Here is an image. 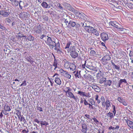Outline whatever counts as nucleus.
<instances>
[{
    "label": "nucleus",
    "instance_id": "4c0bfd02",
    "mask_svg": "<svg viewBox=\"0 0 133 133\" xmlns=\"http://www.w3.org/2000/svg\"><path fill=\"white\" fill-rule=\"evenodd\" d=\"M106 78H105L103 77L101 78L99 81V83L100 84H102L105 82L106 81Z\"/></svg>",
    "mask_w": 133,
    "mask_h": 133
},
{
    "label": "nucleus",
    "instance_id": "c03bdc74",
    "mask_svg": "<svg viewBox=\"0 0 133 133\" xmlns=\"http://www.w3.org/2000/svg\"><path fill=\"white\" fill-rule=\"evenodd\" d=\"M82 52L83 53V52H81L79 54V55H78V58L79 59H81L82 57H83V54Z\"/></svg>",
    "mask_w": 133,
    "mask_h": 133
},
{
    "label": "nucleus",
    "instance_id": "603ef678",
    "mask_svg": "<svg viewBox=\"0 0 133 133\" xmlns=\"http://www.w3.org/2000/svg\"><path fill=\"white\" fill-rule=\"evenodd\" d=\"M84 99V104L85 105H89V103H88L87 102L86 100L84 98H83Z\"/></svg>",
    "mask_w": 133,
    "mask_h": 133
},
{
    "label": "nucleus",
    "instance_id": "6e6552de",
    "mask_svg": "<svg viewBox=\"0 0 133 133\" xmlns=\"http://www.w3.org/2000/svg\"><path fill=\"white\" fill-rule=\"evenodd\" d=\"M44 25L42 24H41L37 26V30L36 31L37 34H39L42 32Z\"/></svg>",
    "mask_w": 133,
    "mask_h": 133
},
{
    "label": "nucleus",
    "instance_id": "4468645a",
    "mask_svg": "<svg viewBox=\"0 0 133 133\" xmlns=\"http://www.w3.org/2000/svg\"><path fill=\"white\" fill-rule=\"evenodd\" d=\"M55 6L57 9L62 10L63 12V10L64 9V7L59 3L57 2L56 3V4L55 5Z\"/></svg>",
    "mask_w": 133,
    "mask_h": 133
},
{
    "label": "nucleus",
    "instance_id": "423d86ee",
    "mask_svg": "<svg viewBox=\"0 0 133 133\" xmlns=\"http://www.w3.org/2000/svg\"><path fill=\"white\" fill-rule=\"evenodd\" d=\"M59 71L62 74V75L66 77L68 79H70L71 77V75L66 71L63 70L62 69L59 70Z\"/></svg>",
    "mask_w": 133,
    "mask_h": 133
},
{
    "label": "nucleus",
    "instance_id": "473e14b6",
    "mask_svg": "<svg viewBox=\"0 0 133 133\" xmlns=\"http://www.w3.org/2000/svg\"><path fill=\"white\" fill-rule=\"evenodd\" d=\"M40 122H41V126L43 125H45L46 126L47 125H49V123L45 121H40Z\"/></svg>",
    "mask_w": 133,
    "mask_h": 133
},
{
    "label": "nucleus",
    "instance_id": "5701e85b",
    "mask_svg": "<svg viewBox=\"0 0 133 133\" xmlns=\"http://www.w3.org/2000/svg\"><path fill=\"white\" fill-rule=\"evenodd\" d=\"M112 82L110 80H107L104 83V85L105 86L107 87L108 85L110 86L112 84Z\"/></svg>",
    "mask_w": 133,
    "mask_h": 133
},
{
    "label": "nucleus",
    "instance_id": "c756f323",
    "mask_svg": "<svg viewBox=\"0 0 133 133\" xmlns=\"http://www.w3.org/2000/svg\"><path fill=\"white\" fill-rule=\"evenodd\" d=\"M91 33L94 34L97 36H98L99 35V33L98 31L96 29H94H94L93 31H92Z\"/></svg>",
    "mask_w": 133,
    "mask_h": 133
},
{
    "label": "nucleus",
    "instance_id": "7ed1b4c3",
    "mask_svg": "<svg viewBox=\"0 0 133 133\" xmlns=\"http://www.w3.org/2000/svg\"><path fill=\"white\" fill-rule=\"evenodd\" d=\"M62 5L65 8L67 9L69 11L72 12H75L76 10L68 3L66 2H63L62 3Z\"/></svg>",
    "mask_w": 133,
    "mask_h": 133
},
{
    "label": "nucleus",
    "instance_id": "13d9d810",
    "mask_svg": "<svg viewBox=\"0 0 133 133\" xmlns=\"http://www.w3.org/2000/svg\"><path fill=\"white\" fill-rule=\"evenodd\" d=\"M104 68L107 70H109L110 69V67L108 65H107L106 64L104 65Z\"/></svg>",
    "mask_w": 133,
    "mask_h": 133
},
{
    "label": "nucleus",
    "instance_id": "1a4fd4ad",
    "mask_svg": "<svg viewBox=\"0 0 133 133\" xmlns=\"http://www.w3.org/2000/svg\"><path fill=\"white\" fill-rule=\"evenodd\" d=\"M101 39L104 41H105L109 39L108 34L105 33H102L101 34Z\"/></svg>",
    "mask_w": 133,
    "mask_h": 133
},
{
    "label": "nucleus",
    "instance_id": "79ce46f5",
    "mask_svg": "<svg viewBox=\"0 0 133 133\" xmlns=\"http://www.w3.org/2000/svg\"><path fill=\"white\" fill-rule=\"evenodd\" d=\"M63 91H68L69 92L72 91V89L70 88L69 87H66L64 88L63 90Z\"/></svg>",
    "mask_w": 133,
    "mask_h": 133
},
{
    "label": "nucleus",
    "instance_id": "f03ea898",
    "mask_svg": "<svg viewBox=\"0 0 133 133\" xmlns=\"http://www.w3.org/2000/svg\"><path fill=\"white\" fill-rule=\"evenodd\" d=\"M109 24L110 25L116 28L117 29V30L119 31H122L123 30L122 27L116 21H111L109 23Z\"/></svg>",
    "mask_w": 133,
    "mask_h": 133
},
{
    "label": "nucleus",
    "instance_id": "bb28decb",
    "mask_svg": "<svg viewBox=\"0 0 133 133\" xmlns=\"http://www.w3.org/2000/svg\"><path fill=\"white\" fill-rule=\"evenodd\" d=\"M87 40L89 43L91 44L92 43H94L95 41H96V39H94L92 38L91 37H90L87 38Z\"/></svg>",
    "mask_w": 133,
    "mask_h": 133
},
{
    "label": "nucleus",
    "instance_id": "aec40b11",
    "mask_svg": "<svg viewBox=\"0 0 133 133\" xmlns=\"http://www.w3.org/2000/svg\"><path fill=\"white\" fill-rule=\"evenodd\" d=\"M107 116V117L108 118L109 117L110 119H111L114 117V116L113 113L110 111L106 114V116L105 117H106Z\"/></svg>",
    "mask_w": 133,
    "mask_h": 133
},
{
    "label": "nucleus",
    "instance_id": "bf43d9fd",
    "mask_svg": "<svg viewBox=\"0 0 133 133\" xmlns=\"http://www.w3.org/2000/svg\"><path fill=\"white\" fill-rule=\"evenodd\" d=\"M125 118L126 119H125V121H126V123L127 124L130 121L128 118L127 117H124V118Z\"/></svg>",
    "mask_w": 133,
    "mask_h": 133
},
{
    "label": "nucleus",
    "instance_id": "0eeeda50",
    "mask_svg": "<svg viewBox=\"0 0 133 133\" xmlns=\"http://www.w3.org/2000/svg\"><path fill=\"white\" fill-rule=\"evenodd\" d=\"M68 25L73 28L74 27L76 28H78L80 27V25L79 24L76 23L73 21L70 20Z\"/></svg>",
    "mask_w": 133,
    "mask_h": 133
},
{
    "label": "nucleus",
    "instance_id": "a19ab883",
    "mask_svg": "<svg viewBox=\"0 0 133 133\" xmlns=\"http://www.w3.org/2000/svg\"><path fill=\"white\" fill-rule=\"evenodd\" d=\"M0 28L3 30H6V28L4 26V25L2 23H0Z\"/></svg>",
    "mask_w": 133,
    "mask_h": 133
},
{
    "label": "nucleus",
    "instance_id": "a211bd4d",
    "mask_svg": "<svg viewBox=\"0 0 133 133\" xmlns=\"http://www.w3.org/2000/svg\"><path fill=\"white\" fill-rule=\"evenodd\" d=\"M55 81L56 83L59 85H60L61 83V82L60 79L58 76H56L55 77Z\"/></svg>",
    "mask_w": 133,
    "mask_h": 133
},
{
    "label": "nucleus",
    "instance_id": "338daca9",
    "mask_svg": "<svg viewBox=\"0 0 133 133\" xmlns=\"http://www.w3.org/2000/svg\"><path fill=\"white\" fill-rule=\"evenodd\" d=\"M102 105L103 107H105L106 106V102H102Z\"/></svg>",
    "mask_w": 133,
    "mask_h": 133
},
{
    "label": "nucleus",
    "instance_id": "2eb2a0df",
    "mask_svg": "<svg viewBox=\"0 0 133 133\" xmlns=\"http://www.w3.org/2000/svg\"><path fill=\"white\" fill-rule=\"evenodd\" d=\"M41 5L44 8L49 9L50 8V5L45 2H43L41 3Z\"/></svg>",
    "mask_w": 133,
    "mask_h": 133
},
{
    "label": "nucleus",
    "instance_id": "a878e982",
    "mask_svg": "<svg viewBox=\"0 0 133 133\" xmlns=\"http://www.w3.org/2000/svg\"><path fill=\"white\" fill-rule=\"evenodd\" d=\"M11 109L12 107H10L8 105H5L4 108V110L7 111H9Z\"/></svg>",
    "mask_w": 133,
    "mask_h": 133
},
{
    "label": "nucleus",
    "instance_id": "cd10ccee",
    "mask_svg": "<svg viewBox=\"0 0 133 133\" xmlns=\"http://www.w3.org/2000/svg\"><path fill=\"white\" fill-rule=\"evenodd\" d=\"M106 109L107 110H108L109 107L111 105L110 104V100L107 99V100L106 101Z\"/></svg>",
    "mask_w": 133,
    "mask_h": 133
},
{
    "label": "nucleus",
    "instance_id": "052dcab7",
    "mask_svg": "<svg viewBox=\"0 0 133 133\" xmlns=\"http://www.w3.org/2000/svg\"><path fill=\"white\" fill-rule=\"evenodd\" d=\"M26 85V83L25 80L22 83L21 85L20 86L21 87L22 85L25 86Z\"/></svg>",
    "mask_w": 133,
    "mask_h": 133
},
{
    "label": "nucleus",
    "instance_id": "ea45409f",
    "mask_svg": "<svg viewBox=\"0 0 133 133\" xmlns=\"http://www.w3.org/2000/svg\"><path fill=\"white\" fill-rule=\"evenodd\" d=\"M125 99H124L123 98H122L121 97H119L118 98L117 100L121 103H122V102H123Z\"/></svg>",
    "mask_w": 133,
    "mask_h": 133
},
{
    "label": "nucleus",
    "instance_id": "39448f33",
    "mask_svg": "<svg viewBox=\"0 0 133 133\" xmlns=\"http://www.w3.org/2000/svg\"><path fill=\"white\" fill-rule=\"evenodd\" d=\"M110 59L111 57L110 55H106L102 58L101 60V61L102 62V64L104 65L107 64L108 63L107 61L110 60Z\"/></svg>",
    "mask_w": 133,
    "mask_h": 133
},
{
    "label": "nucleus",
    "instance_id": "09e8293b",
    "mask_svg": "<svg viewBox=\"0 0 133 133\" xmlns=\"http://www.w3.org/2000/svg\"><path fill=\"white\" fill-rule=\"evenodd\" d=\"M17 113H16V115H17V116H21V112L19 110H17L16 111Z\"/></svg>",
    "mask_w": 133,
    "mask_h": 133
},
{
    "label": "nucleus",
    "instance_id": "4d7b16f0",
    "mask_svg": "<svg viewBox=\"0 0 133 133\" xmlns=\"http://www.w3.org/2000/svg\"><path fill=\"white\" fill-rule=\"evenodd\" d=\"M120 80L122 82V83H127V81H126V80L125 79H121Z\"/></svg>",
    "mask_w": 133,
    "mask_h": 133
},
{
    "label": "nucleus",
    "instance_id": "5fc2aeb1",
    "mask_svg": "<svg viewBox=\"0 0 133 133\" xmlns=\"http://www.w3.org/2000/svg\"><path fill=\"white\" fill-rule=\"evenodd\" d=\"M63 19L64 20V23H65L66 24V25H67V24L68 23H69V21H68L69 19H65V18H63Z\"/></svg>",
    "mask_w": 133,
    "mask_h": 133
},
{
    "label": "nucleus",
    "instance_id": "e433bc0d",
    "mask_svg": "<svg viewBox=\"0 0 133 133\" xmlns=\"http://www.w3.org/2000/svg\"><path fill=\"white\" fill-rule=\"evenodd\" d=\"M129 56L130 57V59H133V50L132 51L129 50Z\"/></svg>",
    "mask_w": 133,
    "mask_h": 133
},
{
    "label": "nucleus",
    "instance_id": "8fccbe9b",
    "mask_svg": "<svg viewBox=\"0 0 133 133\" xmlns=\"http://www.w3.org/2000/svg\"><path fill=\"white\" fill-rule=\"evenodd\" d=\"M48 37V36H46V35L43 34L42 35H41L39 37L41 39H43V38L44 37Z\"/></svg>",
    "mask_w": 133,
    "mask_h": 133
},
{
    "label": "nucleus",
    "instance_id": "49530a36",
    "mask_svg": "<svg viewBox=\"0 0 133 133\" xmlns=\"http://www.w3.org/2000/svg\"><path fill=\"white\" fill-rule=\"evenodd\" d=\"M90 70L95 71L96 70V68L95 67L92 66V65H91L89 69Z\"/></svg>",
    "mask_w": 133,
    "mask_h": 133
},
{
    "label": "nucleus",
    "instance_id": "72a5a7b5",
    "mask_svg": "<svg viewBox=\"0 0 133 133\" xmlns=\"http://www.w3.org/2000/svg\"><path fill=\"white\" fill-rule=\"evenodd\" d=\"M82 129L81 130H87V125L85 124H83L82 126Z\"/></svg>",
    "mask_w": 133,
    "mask_h": 133
},
{
    "label": "nucleus",
    "instance_id": "864d4df0",
    "mask_svg": "<svg viewBox=\"0 0 133 133\" xmlns=\"http://www.w3.org/2000/svg\"><path fill=\"white\" fill-rule=\"evenodd\" d=\"M93 9H94V10L96 12H98L99 10H100V8H99L96 7L95 8H93Z\"/></svg>",
    "mask_w": 133,
    "mask_h": 133
},
{
    "label": "nucleus",
    "instance_id": "f704fd0d",
    "mask_svg": "<svg viewBox=\"0 0 133 133\" xmlns=\"http://www.w3.org/2000/svg\"><path fill=\"white\" fill-rule=\"evenodd\" d=\"M71 63H64V66L65 68L68 69L69 68Z\"/></svg>",
    "mask_w": 133,
    "mask_h": 133
},
{
    "label": "nucleus",
    "instance_id": "6ab92c4d",
    "mask_svg": "<svg viewBox=\"0 0 133 133\" xmlns=\"http://www.w3.org/2000/svg\"><path fill=\"white\" fill-rule=\"evenodd\" d=\"M92 87L93 89L95 90V91L97 92H100V88L97 85H92Z\"/></svg>",
    "mask_w": 133,
    "mask_h": 133
},
{
    "label": "nucleus",
    "instance_id": "4be33fe9",
    "mask_svg": "<svg viewBox=\"0 0 133 133\" xmlns=\"http://www.w3.org/2000/svg\"><path fill=\"white\" fill-rule=\"evenodd\" d=\"M112 65H113V68H114L115 69L119 70L120 69V66L119 65H116L113 62L112 60L111 61Z\"/></svg>",
    "mask_w": 133,
    "mask_h": 133
},
{
    "label": "nucleus",
    "instance_id": "37998d69",
    "mask_svg": "<svg viewBox=\"0 0 133 133\" xmlns=\"http://www.w3.org/2000/svg\"><path fill=\"white\" fill-rule=\"evenodd\" d=\"M58 64V61L55 58L54 62L53 63L52 65L53 66H55L57 65Z\"/></svg>",
    "mask_w": 133,
    "mask_h": 133
},
{
    "label": "nucleus",
    "instance_id": "de8ad7c7",
    "mask_svg": "<svg viewBox=\"0 0 133 133\" xmlns=\"http://www.w3.org/2000/svg\"><path fill=\"white\" fill-rule=\"evenodd\" d=\"M90 53L91 55L92 56H94L96 55V52L94 50H91Z\"/></svg>",
    "mask_w": 133,
    "mask_h": 133
},
{
    "label": "nucleus",
    "instance_id": "dca6fc26",
    "mask_svg": "<svg viewBox=\"0 0 133 133\" xmlns=\"http://www.w3.org/2000/svg\"><path fill=\"white\" fill-rule=\"evenodd\" d=\"M80 71H79L78 72V71H75L73 72L76 78L78 77V78L80 79L82 77L80 73Z\"/></svg>",
    "mask_w": 133,
    "mask_h": 133
},
{
    "label": "nucleus",
    "instance_id": "680f3d73",
    "mask_svg": "<svg viewBox=\"0 0 133 133\" xmlns=\"http://www.w3.org/2000/svg\"><path fill=\"white\" fill-rule=\"evenodd\" d=\"M93 119L96 123L97 124L99 122V121L97 120L96 118L94 117L93 118Z\"/></svg>",
    "mask_w": 133,
    "mask_h": 133
},
{
    "label": "nucleus",
    "instance_id": "3c124183",
    "mask_svg": "<svg viewBox=\"0 0 133 133\" xmlns=\"http://www.w3.org/2000/svg\"><path fill=\"white\" fill-rule=\"evenodd\" d=\"M53 79L52 78H51V79L50 80L49 82L50 83L52 87L53 86V84L54 83V82L53 81Z\"/></svg>",
    "mask_w": 133,
    "mask_h": 133
},
{
    "label": "nucleus",
    "instance_id": "2f4dec72",
    "mask_svg": "<svg viewBox=\"0 0 133 133\" xmlns=\"http://www.w3.org/2000/svg\"><path fill=\"white\" fill-rule=\"evenodd\" d=\"M26 39L30 41H33L34 40V38L30 35L28 36L27 38Z\"/></svg>",
    "mask_w": 133,
    "mask_h": 133
},
{
    "label": "nucleus",
    "instance_id": "774afa93",
    "mask_svg": "<svg viewBox=\"0 0 133 133\" xmlns=\"http://www.w3.org/2000/svg\"><path fill=\"white\" fill-rule=\"evenodd\" d=\"M37 110L41 111H43L42 108L40 107H37Z\"/></svg>",
    "mask_w": 133,
    "mask_h": 133
},
{
    "label": "nucleus",
    "instance_id": "f257e3e1",
    "mask_svg": "<svg viewBox=\"0 0 133 133\" xmlns=\"http://www.w3.org/2000/svg\"><path fill=\"white\" fill-rule=\"evenodd\" d=\"M70 55L73 58L75 59L78 56V54L75 48L74 47H72L71 46L70 48Z\"/></svg>",
    "mask_w": 133,
    "mask_h": 133
},
{
    "label": "nucleus",
    "instance_id": "9b49d317",
    "mask_svg": "<svg viewBox=\"0 0 133 133\" xmlns=\"http://www.w3.org/2000/svg\"><path fill=\"white\" fill-rule=\"evenodd\" d=\"M85 30L89 33H91L94 28L92 26L85 25L84 27Z\"/></svg>",
    "mask_w": 133,
    "mask_h": 133
},
{
    "label": "nucleus",
    "instance_id": "f8f14e48",
    "mask_svg": "<svg viewBox=\"0 0 133 133\" xmlns=\"http://www.w3.org/2000/svg\"><path fill=\"white\" fill-rule=\"evenodd\" d=\"M29 16V14L26 12H23L20 15V16L23 19H25L26 18Z\"/></svg>",
    "mask_w": 133,
    "mask_h": 133
},
{
    "label": "nucleus",
    "instance_id": "b1692460",
    "mask_svg": "<svg viewBox=\"0 0 133 133\" xmlns=\"http://www.w3.org/2000/svg\"><path fill=\"white\" fill-rule=\"evenodd\" d=\"M19 6L20 9H22L23 6L25 7V6L24 5V2L21 1H20L19 2Z\"/></svg>",
    "mask_w": 133,
    "mask_h": 133
},
{
    "label": "nucleus",
    "instance_id": "6e6d98bb",
    "mask_svg": "<svg viewBox=\"0 0 133 133\" xmlns=\"http://www.w3.org/2000/svg\"><path fill=\"white\" fill-rule=\"evenodd\" d=\"M122 103L123 105L125 106H127L128 105L127 102H126L125 100L122 102Z\"/></svg>",
    "mask_w": 133,
    "mask_h": 133
},
{
    "label": "nucleus",
    "instance_id": "c9c22d12",
    "mask_svg": "<svg viewBox=\"0 0 133 133\" xmlns=\"http://www.w3.org/2000/svg\"><path fill=\"white\" fill-rule=\"evenodd\" d=\"M127 6L130 9H133V4L131 3L127 4Z\"/></svg>",
    "mask_w": 133,
    "mask_h": 133
},
{
    "label": "nucleus",
    "instance_id": "393cba45",
    "mask_svg": "<svg viewBox=\"0 0 133 133\" xmlns=\"http://www.w3.org/2000/svg\"><path fill=\"white\" fill-rule=\"evenodd\" d=\"M72 45L71 43L70 42H68L66 45V46L65 47V49L67 50L68 52H69V49L70 45Z\"/></svg>",
    "mask_w": 133,
    "mask_h": 133
},
{
    "label": "nucleus",
    "instance_id": "9d476101",
    "mask_svg": "<svg viewBox=\"0 0 133 133\" xmlns=\"http://www.w3.org/2000/svg\"><path fill=\"white\" fill-rule=\"evenodd\" d=\"M9 14L10 12H7L6 10H1L0 11V15L4 17H8Z\"/></svg>",
    "mask_w": 133,
    "mask_h": 133
},
{
    "label": "nucleus",
    "instance_id": "a18cd8bd",
    "mask_svg": "<svg viewBox=\"0 0 133 133\" xmlns=\"http://www.w3.org/2000/svg\"><path fill=\"white\" fill-rule=\"evenodd\" d=\"M14 3L15 6H17L19 4V2L16 0L14 1Z\"/></svg>",
    "mask_w": 133,
    "mask_h": 133
},
{
    "label": "nucleus",
    "instance_id": "7c9ffc66",
    "mask_svg": "<svg viewBox=\"0 0 133 133\" xmlns=\"http://www.w3.org/2000/svg\"><path fill=\"white\" fill-rule=\"evenodd\" d=\"M78 94L80 96H83L87 97V96L85 95V92L81 91H78Z\"/></svg>",
    "mask_w": 133,
    "mask_h": 133
},
{
    "label": "nucleus",
    "instance_id": "ddd939ff",
    "mask_svg": "<svg viewBox=\"0 0 133 133\" xmlns=\"http://www.w3.org/2000/svg\"><path fill=\"white\" fill-rule=\"evenodd\" d=\"M55 47L54 48V49L56 50L57 53L59 54H60L62 53V51L60 50V43L59 41H58V42L57 43V44L55 45Z\"/></svg>",
    "mask_w": 133,
    "mask_h": 133
},
{
    "label": "nucleus",
    "instance_id": "20e7f679",
    "mask_svg": "<svg viewBox=\"0 0 133 133\" xmlns=\"http://www.w3.org/2000/svg\"><path fill=\"white\" fill-rule=\"evenodd\" d=\"M47 39V42L46 43L50 48H53L54 47H55V46L57 45V43H56L55 42L53 41L50 37H48Z\"/></svg>",
    "mask_w": 133,
    "mask_h": 133
},
{
    "label": "nucleus",
    "instance_id": "0e129e2a",
    "mask_svg": "<svg viewBox=\"0 0 133 133\" xmlns=\"http://www.w3.org/2000/svg\"><path fill=\"white\" fill-rule=\"evenodd\" d=\"M43 18L46 21H48V17L47 16H43Z\"/></svg>",
    "mask_w": 133,
    "mask_h": 133
},
{
    "label": "nucleus",
    "instance_id": "f3484780",
    "mask_svg": "<svg viewBox=\"0 0 133 133\" xmlns=\"http://www.w3.org/2000/svg\"><path fill=\"white\" fill-rule=\"evenodd\" d=\"M25 59L27 61L30 63L31 64H33L34 61L32 60V58L31 56H25Z\"/></svg>",
    "mask_w": 133,
    "mask_h": 133
},
{
    "label": "nucleus",
    "instance_id": "e2e57ef3",
    "mask_svg": "<svg viewBox=\"0 0 133 133\" xmlns=\"http://www.w3.org/2000/svg\"><path fill=\"white\" fill-rule=\"evenodd\" d=\"M5 20L6 22L9 23H10L11 21L10 19L9 18H6L5 19Z\"/></svg>",
    "mask_w": 133,
    "mask_h": 133
},
{
    "label": "nucleus",
    "instance_id": "412c9836",
    "mask_svg": "<svg viewBox=\"0 0 133 133\" xmlns=\"http://www.w3.org/2000/svg\"><path fill=\"white\" fill-rule=\"evenodd\" d=\"M69 68L71 70L74 71L76 69V66L74 64L71 63Z\"/></svg>",
    "mask_w": 133,
    "mask_h": 133
},
{
    "label": "nucleus",
    "instance_id": "69168bd1",
    "mask_svg": "<svg viewBox=\"0 0 133 133\" xmlns=\"http://www.w3.org/2000/svg\"><path fill=\"white\" fill-rule=\"evenodd\" d=\"M100 99L102 102H105V99L104 96H102L101 98Z\"/></svg>",
    "mask_w": 133,
    "mask_h": 133
},
{
    "label": "nucleus",
    "instance_id": "58836bf2",
    "mask_svg": "<svg viewBox=\"0 0 133 133\" xmlns=\"http://www.w3.org/2000/svg\"><path fill=\"white\" fill-rule=\"evenodd\" d=\"M68 95V97H70L71 98H72L75 96L73 93L71 91L69 92Z\"/></svg>",
    "mask_w": 133,
    "mask_h": 133
},
{
    "label": "nucleus",
    "instance_id": "c85d7f7f",
    "mask_svg": "<svg viewBox=\"0 0 133 133\" xmlns=\"http://www.w3.org/2000/svg\"><path fill=\"white\" fill-rule=\"evenodd\" d=\"M127 124L130 128L133 129V122L132 121H130Z\"/></svg>",
    "mask_w": 133,
    "mask_h": 133
}]
</instances>
